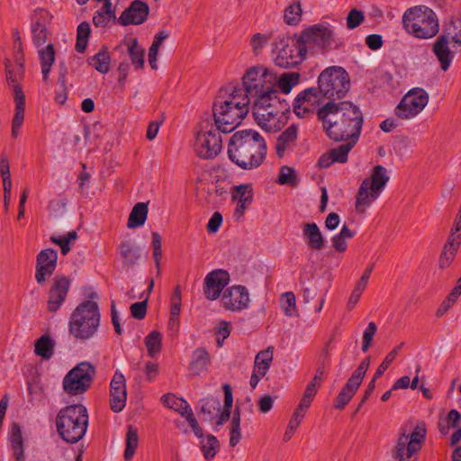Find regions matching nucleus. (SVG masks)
<instances>
[{"instance_id": "obj_49", "label": "nucleus", "mask_w": 461, "mask_h": 461, "mask_svg": "<svg viewBox=\"0 0 461 461\" xmlns=\"http://www.w3.org/2000/svg\"><path fill=\"white\" fill-rule=\"evenodd\" d=\"M91 33L90 24L87 22H82L77 26L76 50L83 53L87 46L88 38Z\"/></svg>"}, {"instance_id": "obj_29", "label": "nucleus", "mask_w": 461, "mask_h": 461, "mask_svg": "<svg viewBox=\"0 0 461 461\" xmlns=\"http://www.w3.org/2000/svg\"><path fill=\"white\" fill-rule=\"evenodd\" d=\"M433 51L437 56L441 69L447 71L453 60V54L448 48V40L446 35H441L434 44Z\"/></svg>"}, {"instance_id": "obj_34", "label": "nucleus", "mask_w": 461, "mask_h": 461, "mask_svg": "<svg viewBox=\"0 0 461 461\" xmlns=\"http://www.w3.org/2000/svg\"><path fill=\"white\" fill-rule=\"evenodd\" d=\"M148 212L147 203H137L129 215L127 227L135 229L142 226L147 220Z\"/></svg>"}, {"instance_id": "obj_37", "label": "nucleus", "mask_w": 461, "mask_h": 461, "mask_svg": "<svg viewBox=\"0 0 461 461\" xmlns=\"http://www.w3.org/2000/svg\"><path fill=\"white\" fill-rule=\"evenodd\" d=\"M201 411L203 415V420L212 421L214 420L221 411V402L217 398L209 397L202 399L200 402Z\"/></svg>"}, {"instance_id": "obj_55", "label": "nucleus", "mask_w": 461, "mask_h": 461, "mask_svg": "<svg viewBox=\"0 0 461 461\" xmlns=\"http://www.w3.org/2000/svg\"><path fill=\"white\" fill-rule=\"evenodd\" d=\"M194 152L203 159H213L221 151V146H194Z\"/></svg>"}, {"instance_id": "obj_51", "label": "nucleus", "mask_w": 461, "mask_h": 461, "mask_svg": "<svg viewBox=\"0 0 461 461\" xmlns=\"http://www.w3.org/2000/svg\"><path fill=\"white\" fill-rule=\"evenodd\" d=\"M302 18V7L299 1L293 2L285 9L284 20L289 25L297 24Z\"/></svg>"}, {"instance_id": "obj_32", "label": "nucleus", "mask_w": 461, "mask_h": 461, "mask_svg": "<svg viewBox=\"0 0 461 461\" xmlns=\"http://www.w3.org/2000/svg\"><path fill=\"white\" fill-rule=\"evenodd\" d=\"M228 138V134L223 133V129H220L218 125L215 128L201 131L197 134L198 144H222Z\"/></svg>"}, {"instance_id": "obj_9", "label": "nucleus", "mask_w": 461, "mask_h": 461, "mask_svg": "<svg viewBox=\"0 0 461 461\" xmlns=\"http://www.w3.org/2000/svg\"><path fill=\"white\" fill-rule=\"evenodd\" d=\"M243 95L251 99H258L263 95L277 94L273 77L268 70L263 67H253L249 68L243 77L242 86Z\"/></svg>"}, {"instance_id": "obj_61", "label": "nucleus", "mask_w": 461, "mask_h": 461, "mask_svg": "<svg viewBox=\"0 0 461 461\" xmlns=\"http://www.w3.org/2000/svg\"><path fill=\"white\" fill-rule=\"evenodd\" d=\"M131 315L137 320H142L147 313V300L134 303L130 307Z\"/></svg>"}, {"instance_id": "obj_16", "label": "nucleus", "mask_w": 461, "mask_h": 461, "mask_svg": "<svg viewBox=\"0 0 461 461\" xmlns=\"http://www.w3.org/2000/svg\"><path fill=\"white\" fill-rule=\"evenodd\" d=\"M323 97L320 89L309 87L302 91L295 97L293 110L299 118H312L317 116L318 110L322 107Z\"/></svg>"}, {"instance_id": "obj_12", "label": "nucleus", "mask_w": 461, "mask_h": 461, "mask_svg": "<svg viewBox=\"0 0 461 461\" xmlns=\"http://www.w3.org/2000/svg\"><path fill=\"white\" fill-rule=\"evenodd\" d=\"M95 375L94 366L88 362H81L63 378V390L69 395L82 394L90 387Z\"/></svg>"}, {"instance_id": "obj_58", "label": "nucleus", "mask_w": 461, "mask_h": 461, "mask_svg": "<svg viewBox=\"0 0 461 461\" xmlns=\"http://www.w3.org/2000/svg\"><path fill=\"white\" fill-rule=\"evenodd\" d=\"M152 248H153V258L155 261L158 274H159V265L162 257L161 250V237L158 232H152Z\"/></svg>"}, {"instance_id": "obj_1", "label": "nucleus", "mask_w": 461, "mask_h": 461, "mask_svg": "<svg viewBox=\"0 0 461 461\" xmlns=\"http://www.w3.org/2000/svg\"><path fill=\"white\" fill-rule=\"evenodd\" d=\"M317 119L322 123L326 135L335 142L356 144L358 141L363 114L349 102L329 101L318 110Z\"/></svg>"}, {"instance_id": "obj_41", "label": "nucleus", "mask_w": 461, "mask_h": 461, "mask_svg": "<svg viewBox=\"0 0 461 461\" xmlns=\"http://www.w3.org/2000/svg\"><path fill=\"white\" fill-rule=\"evenodd\" d=\"M276 182L281 185H286L294 187L298 185L300 178L294 167L289 166H282L279 168V174Z\"/></svg>"}, {"instance_id": "obj_13", "label": "nucleus", "mask_w": 461, "mask_h": 461, "mask_svg": "<svg viewBox=\"0 0 461 461\" xmlns=\"http://www.w3.org/2000/svg\"><path fill=\"white\" fill-rule=\"evenodd\" d=\"M267 146H229L231 162L245 170L258 168L266 159Z\"/></svg>"}, {"instance_id": "obj_14", "label": "nucleus", "mask_w": 461, "mask_h": 461, "mask_svg": "<svg viewBox=\"0 0 461 461\" xmlns=\"http://www.w3.org/2000/svg\"><path fill=\"white\" fill-rule=\"evenodd\" d=\"M426 434V424L423 421L419 422L411 434H407V430L403 429L398 438L394 456L399 461H414L411 460V457L421 448Z\"/></svg>"}, {"instance_id": "obj_42", "label": "nucleus", "mask_w": 461, "mask_h": 461, "mask_svg": "<svg viewBox=\"0 0 461 461\" xmlns=\"http://www.w3.org/2000/svg\"><path fill=\"white\" fill-rule=\"evenodd\" d=\"M110 64L111 57L106 50H101L89 59V65L102 74L108 73Z\"/></svg>"}, {"instance_id": "obj_10", "label": "nucleus", "mask_w": 461, "mask_h": 461, "mask_svg": "<svg viewBox=\"0 0 461 461\" xmlns=\"http://www.w3.org/2000/svg\"><path fill=\"white\" fill-rule=\"evenodd\" d=\"M274 61L281 68H292L300 64L306 56V50L300 37L283 38L276 43Z\"/></svg>"}, {"instance_id": "obj_60", "label": "nucleus", "mask_w": 461, "mask_h": 461, "mask_svg": "<svg viewBox=\"0 0 461 461\" xmlns=\"http://www.w3.org/2000/svg\"><path fill=\"white\" fill-rule=\"evenodd\" d=\"M9 439H10L12 447L23 446V438L22 429L18 423L14 422L12 424Z\"/></svg>"}, {"instance_id": "obj_11", "label": "nucleus", "mask_w": 461, "mask_h": 461, "mask_svg": "<svg viewBox=\"0 0 461 461\" xmlns=\"http://www.w3.org/2000/svg\"><path fill=\"white\" fill-rule=\"evenodd\" d=\"M299 37L306 50L312 47L324 53L336 45L334 29L328 23L314 24L303 30Z\"/></svg>"}, {"instance_id": "obj_39", "label": "nucleus", "mask_w": 461, "mask_h": 461, "mask_svg": "<svg viewBox=\"0 0 461 461\" xmlns=\"http://www.w3.org/2000/svg\"><path fill=\"white\" fill-rule=\"evenodd\" d=\"M273 347L258 353L255 357L254 368L258 370L260 375H266L273 361Z\"/></svg>"}, {"instance_id": "obj_17", "label": "nucleus", "mask_w": 461, "mask_h": 461, "mask_svg": "<svg viewBox=\"0 0 461 461\" xmlns=\"http://www.w3.org/2000/svg\"><path fill=\"white\" fill-rule=\"evenodd\" d=\"M370 357H367L362 360L357 368L353 372L351 376L343 386L334 402V408L338 410L343 409L355 395L362 380L369 367Z\"/></svg>"}, {"instance_id": "obj_28", "label": "nucleus", "mask_w": 461, "mask_h": 461, "mask_svg": "<svg viewBox=\"0 0 461 461\" xmlns=\"http://www.w3.org/2000/svg\"><path fill=\"white\" fill-rule=\"evenodd\" d=\"M353 146H339L337 149H330L323 154L318 160V166L321 167H329L333 163H345Z\"/></svg>"}, {"instance_id": "obj_22", "label": "nucleus", "mask_w": 461, "mask_h": 461, "mask_svg": "<svg viewBox=\"0 0 461 461\" xmlns=\"http://www.w3.org/2000/svg\"><path fill=\"white\" fill-rule=\"evenodd\" d=\"M127 400L125 377L116 371L110 383V406L113 411L120 412L125 407Z\"/></svg>"}, {"instance_id": "obj_40", "label": "nucleus", "mask_w": 461, "mask_h": 461, "mask_svg": "<svg viewBox=\"0 0 461 461\" xmlns=\"http://www.w3.org/2000/svg\"><path fill=\"white\" fill-rule=\"evenodd\" d=\"M161 401L165 406L177 411L182 416H185L190 409V406L185 400L178 398L173 393L164 394Z\"/></svg>"}, {"instance_id": "obj_24", "label": "nucleus", "mask_w": 461, "mask_h": 461, "mask_svg": "<svg viewBox=\"0 0 461 461\" xmlns=\"http://www.w3.org/2000/svg\"><path fill=\"white\" fill-rule=\"evenodd\" d=\"M303 236L308 246L314 250H321L325 247V239L315 222H305L302 226Z\"/></svg>"}, {"instance_id": "obj_57", "label": "nucleus", "mask_w": 461, "mask_h": 461, "mask_svg": "<svg viewBox=\"0 0 461 461\" xmlns=\"http://www.w3.org/2000/svg\"><path fill=\"white\" fill-rule=\"evenodd\" d=\"M32 32L33 37V42L36 46H41L48 41L49 32L45 25L36 23L32 25Z\"/></svg>"}, {"instance_id": "obj_46", "label": "nucleus", "mask_w": 461, "mask_h": 461, "mask_svg": "<svg viewBox=\"0 0 461 461\" xmlns=\"http://www.w3.org/2000/svg\"><path fill=\"white\" fill-rule=\"evenodd\" d=\"M300 75L296 72H287L280 76L276 88H279L284 94H289L294 86L299 83ZM277 91V89H276Z\"/></svg>"}, {"instance_id": "obj_7", "label": "nucleus", "mask_w": 461, "mask_h": 461, "mask_svg": "<svg viewBox=\"0 0 461 461\" xmlns=\"http://www.w3.org/2000/svg\"><path fill=\"white\" fill-rule=\"evenodd\" d=\"M389 179L384 167L377 165L373 168L371 176L362 181L357 194L355 208L358 213H364L381 195Z\"/></svg>"}, {"instance_id": "obj_52", "label": "nucleus", "mask_w": 461, "mask_h": 461, "mask_svg": "<svg viewBox=\"0 0 461 461\" xmlns=\"http://www.w3.org/2000/svg\"><path fill=\"white\" fill-rule=\"evenodd\" d=\"M404 346V342H401L398 346H396L393 350H391L384 361L379 365L377 367L375 373V379H378L380 376L384 375V373L388 368L389 365L394 361L399 352L402 350V347Z\"/></svg>"}, {"instance_id": "obj_59", "label": "nucleus", "mask_w": 461, "mask_h": 461, "mask_svg": "<svg viewBox=\"0 0 461 461\" xmlns=\"http://www.w3.org/2000/svg\"><path fill=\"white\" fill-rule=\"evenodd\" d=\"M50 14L49 11L43 8H38L34 11L32 17V25H36V23L41 25H45L47 27L48 23L50 21Z\"/></svg>"}, {"instance_id": "obj_38", "label": "nucleus", "mask_w": 461, "mask_h": 461, "mask_svg": "<svg viewBox=\"0 0 461 461\" xmlns=\"http://www.w3.org/2000/svg\"><path fill=\"white\" fill-rule=\"evenodd\" d=\"M113 19H115V14L112 3H104L103 6L95 13L93 23L95 27H106Z\"/></svg>"}, {"instance_id": "obj_30", "label": "nucleus", "mask_w": 461, "mask_h": 461, "mask_svg": "<svg viewBox=\"0 0 461 461\" xmlns=\"http://www.w3.org/2000/svg\"><path fill=\"white\" fill-rule=\"evenodd\" d=\"M228 144H251L260 143L265 144V140L260 134L252 129L240 130L236 131L232 136L228 137Z\"/></svg>"}, {"instance_id": "obj_21", "label": "nucleus", "mask_w": 461, "mask_h": 461, "mask_svg": "<svg viewBox=\"0 0 461 461\" xmlns=\"http://www.w3.org/2000/svg\"><path fill=\"white\" fill-rule=\"evenodd\" d=\"M58 252L52 249H42L37 256L35 278L42 284L57 267Z\"/></svg>"}, {"instance_id": "obj_18", "label": "nucleus", "mask_w": 461, "mask_h": 461, "mask_svg": "<svg viewBox=\"0 0 461 461\" xmlns=\"http://www.w3.org/2000/svg\"><path fill=\"white\" fill-rule=\"evenodd\" d=\"M221 300L224 309L234 312L247 310L250 303L248 289L240 285H235L225 289Z\"/></svg>"}, {"instance_id": "obj_50", "label": "nucleus", "mask_w": 461, "mask_h": 461, "mask_svg": "<svg viewBox=\"0 0 461 461\" xmlns=\"http://www.w3.org/2000/svg\"><path fill=\"white\" fill-rule=\"evenodd\" d=\"M162 337L158 330L150 331L145 338V346L149 356L154 357L161 351Z\"/></svg>"}, {"instance_id": "obj_35", "label": "nucleus", "mask_w": 461, "mask_h": 461, "mask_svg": "<svg viewBox=\"0 0 461 461\" xmlns=\"http://www.w3.org/2000/svg\"><path fill=\"white\" fill-rule=\"evenodd\" d=\"M126 44L131 64L136 69L142 68L145 63V50L139 44L138 39L136 38L130 39L127 41Z\"/></svg>"}, {"instance_id": "obj_19", "label": "nucleus", "mask_w": 461, "mask_h": 461, "mask_svg": "<svg viewBox=\"0 0 461 461\" xmlns=\"http://www.w3.org/2000/svg\"><path fill=\"white\" fill-rule=\"evenodd\" d=\"M230 280V275L226 270L215 269L211 271L204 278V296L211 301L218 299Z\"/></svg>"}, {"instance_id": "obj_2", "label": "nucleus", "mask_w": 461, "mask_h": 461, "mask_svg": "<svg viewBox=\"0 0 461 461\" xmlns=\"http://www.w3.org/2000/svg\"><path fill=\"white\" fill-rule=\"evenodd\" d=\"M249 98L236 85L230 84L221 88L212 105L215 125L223 129V133L232 131L249 113Z\"/></svg>"}, {"instance_id": "obj_23", "label": "nucleus", "mask_w": 461, "mask_h": 461, "mask_svg": "<svg viewBox=\"0 0 461 461\" xmlns=\"http://www.w3.org/2000/svg\"><path fill=\"white\" fill-rule=\"evenodd\" d=\"M70 287V279L64 276H56L49 292L48 310L56 312L64 303Z\"/></svg>"}, {"instance_id": "obj_31", "label": "nucleus", "mask_w": 461, "mask_h": 461, "mask_svg": "<svg viewBox=\"0 0 461 461\" xmlns=\"http://www.w3.org/2000/svg\"><path fill=\"white\" fill-rule=\"evenodd\" d=\"M211 363V357L208 351L204 348H197L192 355L190 369L194 375H200L207 370Z\"/></svg>"}, {"instance_id": "obj_62", "label": "nucleus", "mask_w": 461, "mask_h": 461, "mask_svg": "<svg viewBox=\"0 0 461 461\" xmlns=\"http://www.w3.org/2000/svg\"><path fill=\"white\" fill-rule=\"evenodd\" d=\"M298 134V129L295 125L289 126L285 131H283L278 139L279 144H287L296 140Z\"/></svg>"}, {"instance_id": "obj_6", "label": "nucleus", "mask_w": 461, "mask_h": 461, "mask_svg": "<svg viewBox=\"0 0 461 461\" xmlns=\"http://www.w3.org/2000/svg\"><path fill=\"white\" fill-rule=\"evenodd\" d=\"M402 24L409 33L420 39L432 38L439 30L436 14L424 5L407 9L402 15Z\"/></svg>"}, {"instance_id": "obj_25", "label": "nucleus", "mask_w": 461, "mask_h": 461, "mask_svg": "<svg viewBox=\"0 0 461 461\" xmlns=\"http://www.w3.org/2000/svg\"><path fill=\"white\" fill-rule=\"evenodd\" d=\"M122 267L131 268L139 264L141 257L140 249L130 241H122L119 247Z\"/></svg>"}, {"instance_id": "obj_27", "label": "nucleus", "mask_w": 461, "mask_h": 461, "mask_svg": "<svg viewBox=\"0 0 461 461\" xmlns=\"http://www.w3.org/2000/svg\"><path fill=\"white\" fill-rule=\"evenodd\" d=\"M15 114L13 120L12 134L16 137L23 122L25 96L19 85H14Z\"/></svg>"}, {"instance_id": "obj_4", "label": "nucleus", "mask_w": 461, "mask_h": 461, "mask_svg": "<svg viewBox=\"0 0 461 461\" xmlns=\"http://www.w3.org/2000/svg\"><path fill=\"white\" fill-rule=\"evenodd\" d=\"M100 319L97 303L92 300L84 301L71 313L69 333L79 340L90 339L97 333Z\"/></svg>"}, {"instance_id": "obj_43", "label": "nucleus", "mask_w": 461, "mask_h": 461, "mask_svg": "<svg viewBox=\"0 0 461 461\" xmlns=\"http://www.w3.org/2000/svg\"><path fill=\"white\" fill-rule=\"evenodd\" d=\"M240 438V409L237 404L230 424V446L232 447L237 446Z\"/></svg>"}, {"instance_id": "obj_44", "label": "nucleus", "mask_w": 461, "mask_h": 461, "mask_svg": "<svg viewBox=\"0 0 461 461\" xmlns=\"http://www.w3.org/2000/svg\"><path fill=\"white\" fill-rule=\"evenodd\" d=\"M139 444L138 430L132 425H129L126 434V446L124 450V458L131 460L134 456Z\"/></svg>"}, {"instance_id": "obj_47", "label": "nucleus", "mask_w": 461, "mask_h": 461, "mask_svg": "<svg viewBox=\"0 0 461 461\" xmlns=\"http://www.w3.org/2000/svg\"><path fill=\"white\" fill-rule=\"evenodd\" d=\"M231 198L237 202L252 203L253 188L251 184L234 185L231 189Z\"/></svg>"}, {"instance_id": "obj_53", "label": "nucleus", "mask_w": 461, "mask_h": 461, "mask_svg": "<svg viewBox=\"0 0 461 461\" xmlns=\"http://www.w3.org/2000/svg\"><path fill=\"white\" fill-rule=\"evenodd\" d=\"M77 238L76 231H70L64 236H51L50 241L60 247L61 253L67 255L70 251V241L75 240Z\"/></svg>"}, {"instance_id": "obj_20", "label": "nucleus", "mask_w": 461, "mask_h": 461, "mask_svg": "<svg viewBox=\"0 0 461 461\" xmlns=\"http://www.w3.org/2000/svg\"><path fill=\"white\" fill-rule=\"evenodd\" d=\"M149 14V5L142 0H134L121 14L117 21L122 26L140 25L147 21Z\"/></svg>"}, {"instance_id": "obj_48", "label": "nucleus", "mask_w": 461, "mask_h": 461, "mask_svg": "<svg viewBox=\"0 0 461 461\" xmlns=\"http://www.w3.org/2000/svg\"><path fill=\"white\" fill-rule=\"evenodd\" d=\"M454 41V48H461V18H452L446 25L445 34Z\"/></svg>"}, {"instance_id": "obj_5", "label": "nucleus", "mask_w": 461, "mask_h": 461, "mask_svg": "<svg viewBox=\"0 0 461 461\" xmlns=\"http://www.w3.org/2000/svg\"><path fill=\"white\" fill-rule=\"evenodd\" d=\"M290 110L285 100H280L277 94L263 95L254 100L253 116L257 123L267 131H276L281 118Z\"/></svg>"}, {"instance_id": "obj_64", "label": "nucleus", "mask_w": 461, "mask_h": 461, "mask_svg": "<svg viewBox=\"0 0 461 461\" xmlns=\"http://www.w3.org/2000/svg\"><path fill=\"white\" fill-rule=\"evenodd\" d=\"M222 223V215L219 212H214L210 218L206 229L209 233H216Z\"/></svg>"}, {"instance_id": "obj_15", "label": "nucleus", "mask_w": 461, "mask_h": 461, "mask_svg": "<svg viewBox=\"0 0 461 461\" xmlns=\"http://www.w3.org/2000/svg\"><path fill=\"white\" fill-rule=\"evenodd\" d=\"M429 95L420 87L409 90L395 107V114L401 119L417 116L428 104Z\"/></svg>"}, {"instance_id": "obj_54", "label": "nucleus", "mask_w": 461, "mask_h": 461, "mask_svg": "<svg viewBox=\"0 0 461 461\" xmlns=\"http://www.w3.org/2000/svg\"><path fill=\"white\" fill-rule=\"evenodd\" d=\"M281 306L285 315L292 317L296 315L295 296L292 292H286L282 295Z\"/></svg>"}, {"instance_id": "obj_26", "label": "nucleus", "mask_w": 461, "mask_h": 461, "mask_svg": "<svg viewBox=\"0 0 461 461\" xmlns=\"http://www.w3.org/2000/svg\"><path fill=\"white\" fill-rule=\"evenodd\" d=\"M460 244L461 233L456 236L448 237L438 261V266L441 269L447 268L452 264Z\"/></svg>"}, {"instance_id": "obj_3", "label": "nucleus", "mask_w": 461, "mask_h": 461, "mask_svg": "<svg viewBox=\"0 0 461 461\" xmlns=\"http://www.w3.org/2000/svg\"><path fill=\"white\" fill-rule=\"evenodd\" d=\"M57 431L61 438L69 444L78 442L85 436L88 427V414L82 404L62 408L56 418Z\"/></svg>"}, {"instance_id": "obj_56", "label": "nucleus", "mask_w": 461, "mask_h": 461, "mask_svg": "<svg viewBox=\"0 0 461 461\" xmlns=\"http://www.w3.org/2000/svg\"><path fill=\"white\" fill-rule=\"evenodd\" d=\"M365 20V14L363 11L353 8L348 14L346 18L347 27L350 30L358 27Z\"/></svg>"}, {"instance_id": "obj_8", "label": "nucleus", "mask_w": 461, "mask_h": 461, "mask_svg": "<svg viewBox=\"0 0 461 461\" xmlns=\"http://www.w3.org/2000/svg\"><path fill=\"white\" fill-rule=\"evenodd\" d=\"M350 86L348 72L341 67H330L324 69L318 77V86L322 97L340 99L346 95Z\"/></svg>"}, {"instance_id": "obj_33", "label": "nucleus", "mask_w": 461, "mask_h": 461, "mask_svg": "<svg viewBox=\"0 0 461 461\" xmlns=\"http://www.w3.org/2000/svg\"><path fill=\"white\" fill-rule=\"evenodd\" d=\"M55 341L50 335L41 336L34 344V353L43 359H50L54 355Z\"/></svg>"}, {"instance_id": "obj_45", "label": "nucleus", "mask_w": 461, "mask_h": 461, "mask_svg": "<svg viewBox=\"0 0 461 461\" xmlns=\"http://www.w3.org/2000/svg\"><path fill=\"white\" fill-rule=\"evenodd\" d=\"M201 448L203 456L208 461L212 460L220 448V443L217 438L212 434H208L204 438L200 441Z\"/></svg>"}, {"instance_id": "obj_63", "label": "nucleus", "mask_w": 461, "mask_h": 461, "mask_svg": "<svg viewBox=\"0 0 461 461\" xmlns=\"http://www.w3.org/2000/svg\"><path fill=\"white\" fill-rule=\"evenodd\" d=\"M268 41V37L262 33H256L250 40V45L255 54H258V52L262 50V48L267 44Z\"/></svg>"}, {"instance_id": "obj_36", "label": "nucleus", "mask_w": 461, "mask_h": 461, "mask_svg": "<svg viewBox=\"0 0 461 461\" xmlns=\"http://www.w3.org/2000/svg\"><path fill=\"white\" fill-rule=\"evenodd\" d=\"M39 58L41 65L42 78L48 80L51 67L55 61V50L53 44H48L39 50Z\"/></svg>"}]
</instances>
